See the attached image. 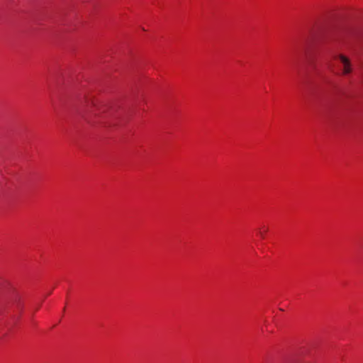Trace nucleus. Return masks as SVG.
<instances>
[{
  "label": "nucleus",
  "instance_id": "1",
  "mask_svg": "<svg viewBox=\"0 0 363 363\" xmlns=\"http://www.w3.org/2000/svg\"><path fill=\"white\" fill-rule=\"evenodd\" d=\"M334 58L340 62V76H348L353 71V65L349 57L343 54L336 55Z\"/></svg>",
  "mask_w": 363,
  "mask_h": 363
},
{
  "label": "nucleus",
  "instance_id": "2",
  "mask_svg": "<svg viewBox=\"0 0 363 363\" xmlns=\"http://www.w3.org/2000/svg\"><path fill=\"white\" fill-rule=\"evenodd\" d=\"M267 231V228H263V230H259V234L262 238H264V233Z\"/></svg>",
  "mask_w": 363,
  "mask_h": 363
}]
</instances>
